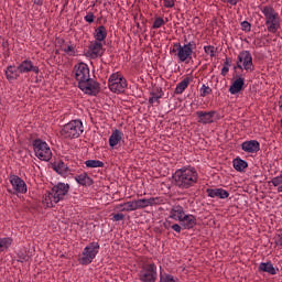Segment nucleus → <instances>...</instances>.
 Wrapping results in <instances>:
<instances>
[{
    "label": "nucleus",
    "mask_w": 282,
    "mask_h": 282,
    "mask_svg": "<svg viewBox=\"0 0 282 282\" xmlns=\"http://www.w3.org/2000/svg\"><path fill=\"white\" fill-rule=\"evenodd\" d=\"M74 78L77 80L78 85L85 83V80H88L91 78V74L89 72V66L85 63H78L74 66L73 69Z\"/></svg>",
    "instance_id": "11"
},
{
    "label": "nucleus",
    "mask_w": 282,
    "mask_h": 282,
    "mask_svg": "<svg viewBox=\"0 0 282 282\" xmlns=\"http://www.w3.org/2000/svg\"><path fill=\"white\" fill-rule=\"evenodd\" d=\"M83 121L76 119L64 124L59 133L65 140H74L83 135Z\"/></svg>",
    "instance_id": "5"
},
{
    "label": "nucleus",
    "mask_w": 282,
    "mask_h": 282,
    "mask_svg": "<svg viewBox=\"0 0 282 282\" xmlns=\"http://www.w3.org/2000/svg\"><path fill=\"white\" fill-rule=\"evenodd\" d=\"M180 224L185 228V230H191V228H195V226H197V218L191 214H185Z\"/></svg>",
    "instance_id": "22"
},
{
    "label": "nucleus",
    "mask_w": 282,
    "mask_h": 282,
    "mask_svg": "<svg viewBox=\"0 0 282 282\" xmlns=\"http://www.w3.org/2000/svg\"><path fill=\"white\" fill-rule=\"evenodd\" d=\"M69 193V184L57 183L51 192L43 195V204L46 208H53L58 202H63L65 196Z\"/></svg>",
    "instance_id": "2"
},
{
    "label": "nucleus",
    "mask_w": 282,
    "mask_h": 282,
    "mask_svg": "<svg viewBox=\"0 0 282 282\" xmlns=\"http://www.w3.org/2000/svg\"><path fill=\"white\" fill-rule=\"evenodd\" d=\"M223 3H229V6H237L239 0H220Z\"/></svg>",
    "instance_id": "47"
},
{
    "label": "nucleus",
    "mask_w": 282,
    "mask_h": 282,
    "mask_svg": "<svg viewBox=\"0 0 282 282\" xmlns=\"http://www.w3.org/2000/svg\"><path fill=\"white\" fill-rule=\"evenodd\" d=\"M18 69L20 72V74H36V76H39L41 68H39V66L34 65V62H32V59L26 58L24 61H22L19 65H18Z\"/></svg>",
    "instance_id": "16"
},
{
    "label": "nucleus",
    "mask_w": 282,
    "mask_h": 282,
    "mask_svg": "<svg viewBox=\"0 0 282 282\" xmlns=\"http://www.w3.org/2000/svg\"><path fill=\"white\" fill-rule=\"evenodd\" d=\"M78 87L82 91H84V94H87L88 96H96L98 91H100V85L91 77L82 82V84H78Z\"/></svg>",
    "instance_id": "14"
},
{
    "label": "nucleus",
    "mask_w": 282,
    "mask_h": 282,
    "mask_svg": "<svg viewBox=\"0 0 282 282\" xmlns=\"http://www.w3.org/2000/svg\"><path fill=\"white\" fill-rule=\"evenodd\" d=\"M61 51L65 52V54H67L68 56L76 55V48L74 47V45L63 43L61 46Z\"/></svg>",
    "instance_id": "34"
},
{
    "label": "nucleus",
    "mask_w": 282,
    "mask_h": 282,
    "mask_svg": "<svg viewBox=\"0 0 282 282\" xmlns=\"http://www.w3.org/2000/svg\"><path fill=\"white\" fill-rule=\"evenodd\" d=\"M204 51H205V53H207V55L210 56L212 58H214V56H217V47H215V46H213V45L204 46Z\"/></svg>",
    "instance_id": "37"
},
{
    "label": "nucleus",
    "mask_w": 282,
    "mask_h": 282,
    "mask_svg": "<svg viewBox=\"0 0 282 282\" xmlns=\"http://www.w3.org/2000/svg\"><path fill=\"white\" fill-rule=\"evenodd\" d=\"M164 8H175V0H163Z\"/></svg>",
    "instance_id": "43"
},
{
    "label": "nucleus",
    "mask_w": 282,
    "mask_h": 282,
    "mask_svg": "<svg viewBox=\"0 0 282 282\" xmlns=\"http://www.w3.org/2000/svg\"><path fill=\"white\" fill-rule=\"evenodd\" d=\"M212 93H213V89L210 87H208V86H206L204 84L202 85V87H200V96L203 98H205V96L210 95Z\"/></svg>",
    "instance_id": "40"
},
{
    "label": "nucleus",
    "mask_w": 282,
    "mask_h": 282,
    "mask_svg": "<svg viewBox=\"0 0 282 282\" xmlns=\"http://www.w3.org/2000/svg\"><path fill=\"white\" fill-rule=\"evenodd\" d=\"M217 111H196V116L198 118V122L200 124H213L215 122V115Z\"/></svg>",
    "instance_id": "18"
},
{
    "label": "nucleus",
    "mask_w": 282,
    "mask_h": 282,
    "mask_svg": "<svg viewBox=\"0 0 282 282\" xmlns=\"http://www.w3.org/2000/svg\"><path fill=\"white\" fill-rule=\"evenodd\" d=\"M124 133H122V131L116 129L115 131H112L111 135L109 137V147L111 149H115V147H118V144H120V142H122V138H123Z\"/></svg>",
    "instance_id": "23"
},
{
    "label": "nucleus",
    "mask_w": 282,
    "mask_h": 282,
    "mask_svg": "<svg viewBox=\"0 0 282 282\" xmlns=\"http://www.w3.org/2000/svg\"><path fill=\"white\" fill-rule=\"evenodd\" d=\"M54 171H56V173H58L59 175H63V173L67 171V166L65 165V163H58L57 165H55Z\"/></svg>",
    "instance_id": "41"
},
{
    "label": "nucleus",
    "mask_w": 282,
    "mask_h": 282,
    "mask_svg": "<svg viewBox=\"0 0 282 282\" xmlns=\"http://www.w3.org/2000/svg\"><path fill=\"white\" fill-rule=\"evenodd\" d=\"M160 282H177V279L171 274H161Z\"/></svg>",
    "instance_id": "39"
},
{
    "label": "nucleus",
    "mask_w": 282,
    "mask_h": 282,
    "mask_svg": "<svg viewBox=\"0 0 282 282\" xmlns=\"http://www.w3.org/2000/svg\"><path fill=\"white\" fill-rule=\"evenodd\" d=\"M9 182L13 188V195H25L28 193V184L21 177L17 176L15 174L9 175Z\"/></svg>",
    "instance_id": "12"
},
{
    "label": "nucleus",
    "mask_w": 282,
    "mask_h": 282,
    "mask_svg": "<svg viewBox=\"0 0 282 282\" xmlns=\"http://www.w3.org/2000/svg\"><path fill=\"white\" fill-rule=\"evenodd\" d=\"M164 204V198L162 197H150V198H139L134 199V206L137 210H142L149 208V206H160Z\"/></svg>",
    "instance_id": "13"
},
{
    "label": "nucleus",
    "mask_w": 282,
    "mask_h": 282,
    "mask_svg": "<svg viewBox=\"0 0 282 282\" xmlns=\"http://www.w3.org/2000/svg\"><path fill=\"white\" fill-rule=\"evenodd\" d=\"M241 25H242V28L245 29V30H250V23L248 22V21H245V22H242L241 23Z\"/></svg>",
    "instance_id": "50"
},
{
    "label": "nucleus",
    "mask_w": 282,
    "mask_h": 282,
    "mask_svg": "<svg viewBox=\"0 0 282 282\" xmlns=\"http://www.w3.org/2000/svg\"><path fill=\"white\" fill-rule=\"evenodd\" d=\"M191 85V79L188 77L184 78L181 83L176 85L175 94L181 95L186 91V88Z\"/></svg>",
    "instance_id": "31"
},
{
    "label": "nucleus",
    "mask_w": 282,
    "mask_h": 282,
    "mask_svg": "<svg viewBox=\"0 0 282 282\" xmlns=\"http://www.w3.org/2000/svg\"><path fill=\"white\" fill-rule=\"evenodd\" d=\"M139 281L141 282L158 281V265H155V263L144 264L139 272Z\"/></svg>",
    "instance_id": "9"
},
{
    "label": "nucleus",
    "mask_w": 282,
    "mask_h": 282,
    "mask_svg": "<svg viewBox=\"0 0 282 282\" xmlns=\"http://www.w3.org/2000/svg\"><path fill=\"white\" fill-rule=\"evenodd\" d=\"M94 19H95V15L91 12H89L87 15L84 17V21H86V23H94Z\"/></svg>",
    "instance_id": "44"
},
{
    "label": "nucleus",
    "mask_w": 282,
    "mask_h": 282,
    "mask_svg": "<svg viewBox=\"0 0 282 282\" xmlns=\"http://www.w3.org/2000/svg\"><path fill=\"white\" fill-rule=\"evenodd\" d=\"M228 72H230V68H229L228 66H224V67L221 68V74H223V76H226V74H228Z\"/></svg>",
    "instance_id": "49"
},
{
    "label": "nucleus",
    "mask_w": 282,
    "mask_h": 282,
    "mask_svg": "<svg viewBox=\"0 0 282 282\" xmlns=\"http://www.w3.org/2000/svg\"><path fill=\"white\" fill-rule=\"evenodd\" d=\"M78 87L82 91H84V94H87L88 96H96L98 91H100V85L91 77L82 82V84H78Z\"/></svg>",
    "instance_id": "15"
},
{
    "label": "nucleus",
    "mask_w": 282,
    "mask_h": 282,
    "mask_svg": "<svg viewBox=\"0 0 282 282\" xmlns=\"http://www.w3.org/2000/svg\"><path fill=\"white\" fill-rule=\"evenodd\" d=\"M12 243H14L12 237H0V254L10 250Z\"/></svg>",
    "instance_id": "29"
},
{
    "label": "nucleus",
    "mask_w": 282,
    "mask_h": 282,
    "mask_svg": "<svg viewBox=\"0 0 282 282\" xmlns=\"http://www.w3.org/2000/svg\"><path fill=\"white\" fill-rule=\"evenodd\" d=\"M241 149L245 153H259L261 151V143L257 140L245 141L241 143Z\"/></svg>",
    "instance_id": "19"
},
{
    "label": "nucleus",
    "mask_w": 282,
    "mask_h": 282,
    "mask_svg": "<svg viewBox=\"0 0 282 282\" xmlns=\"http://www.w3.org/2000/svg\"><path fill=\"white\" fill-rule=\"evenodd\" d=\"M85 166H87V169H102L105 163L100 160H87L85 161Z\"/></svg>",
    "instance_id": "33"
},
{
    "label": "nucleus",
    "mask_w": 282,
    "mask_h": 282,
    "mask_svg": "<svg viewBox=\"0 0 282 282\" xmlns=\"http://www.w3.org/2000/svg\"><path fill=\"white\" fill-rule=\"evenodd\" d=\"M275 246H282V230L275 236Z\"/></svg>",
    "instance_id": "45"
},
{
    "label": "nucleus",
    "mask_w": 282,
    "mask_h": 282,
    "mask_svg": "<svg viewBox=\"0 0 282 282\" xmlns=\"http://www.w3.org/2000/svg\"><path fill=\"white\" fill-rule=\"evenodd\" d=\"M122 208H124V203L116 205L115 210H119V213H126Z\"/></svg>",
    "instance_id": "48"
},
{
    "label": "nucleus",
    "mask_w": 282,
    "mask_h": 282,
    "mask_svg": "<svg viewBox=\"0 0 282 282\" xmlns=\"http://www.w3.org/2000/svg\"><path fill=\"white\" fill-rule=\"evenodd\" d=\"M166 23H169V18H165V20L163 18H155L154 22H153V30H160V28H162V25H166Z\"/></svg>",
    "instance_id": "35"
},
{
    "label": "nucleus",
    "mask_w": 282,
    "mask_h": 282,
    "mask_svg": "<svg viewBox=\"0 0 282 282\" xmlns=\"http://www.w3.org/2000/svg\"><path fill=\"white\" fill-rule=\"evenodd\" d=\"M243 85H246V82L243 80V77H238L230 85L229 94H231V96H235V95L239 94V91H241L243 89Z\"/></svg>",
    "instance_id": "24"
},
{
    "label": "nucleus",
    "mask_w": 282,
    "mask_h": 282,
    "mask_svg": "<svg viewBox=\"0 0 282 282\" xmlns=\"http://www.w3.org/2000/svg\"><path fill=\"white\" fill-rule=\"evenodd\" d=\"M123 208L122 210H124L126 213H133V210H137V207H135V200H129V202H126L123 203Z\"/></svg>",
    "instance_id": "36"
},
{
    "label": "nucleus",
    "mask_w": 282,
    "mask_h": 282,
    "mask_svg": "<svg viewBox=\"0 0 282 282\" xmlns=\"http://www.w3.org/2000/svg\"><path fill=\"white\" fill-rule=\"evenodd\" d=\"M278 193H282V185L278 187Z\"/></svg>",
    "instance_id": "52"
},
{
    "label": "nucleus",
    "mask_w": 282,
    "mask_h": 282,
    "mask_svg": "<svg viewBox=\"0 0 282 282\" xmlns=\"http://www.w3.org/2000/svg\"><path fill=\"white\" fill-rule=\"evenodd\" d=\"M259 271L267 272L268 274H271V275L279 274V268H274V264H272V262L260 263Z\"/></svg>",
    "instance_id": "27"
},
{
    "label": "nucleus",
    "mask_w": 282,
    "mask_h": 282,
    "mask_svg": "<svg viewBox=\"0 0 282 282\" xmlns=\"http://www.w3.org/2000/svg\"><path fill=\"white\" fill-rule=\"evenodd\" d=\"M271 184L273 186H281L282 184V175L275 176L271 180Z\"/></svg>",
    "instance_id": "42"
},
{
    "label": "nucleus",
    "mask_w": 282,
    "mask_h": 282,
    "mask_svg": "<svg viewBox=\"0 0 282 282\" xmlns=\"http://www.w3.org/2000/svg\"><path fill=\"white\" fill-rule=\"evenodd\" d=\"M186 213L184 212V207H182V205H174L170 210L169 219L181 223Z\"/></svg>",
    "instance_id": "20"
},
{
    "label": "nucleus",
    "mask_w": 282,
    "mask_h": 282,
    "mask_svg": "<svg viewBox=\"0 0 282 282\" xmlns=\"http://www.w3.org/2000/svg\"><path fill=\"white\" fill-rule=\"evenodd\" d=\"M164 96V93L162 91V88H158L150 93L149 104L155 105V102H160V99Z\"/></svg>",
    "instance_id": "30"
},
{
    "label": "nucleus",
    "mask_w": 282,
    "mask_h": 282,
    "mask_svg": "<svg viewBox=\"0 0 282 282\" xmlns=\"http://www.w3.org/2000/svg\"><path fill=\"white\" fill-rule=\"evenodd\" d=\"M94 39L98 43H102L107 39V28L105 25H100L95 30Z\"/></svg>",
    "instance_id": "28"
},
{
    "label": "nucleus",
    "mask_w": 282,
    "mask_h": 282,
    "mask_svg": "<svg viewBox=\"0 0 282 282\" xmlns=\"http://www.w3.org/2000/svg\"><path fill=\"white\" fill-rule=\"evenodd\" d=\"M238 69H245L246 72H253L254 64L252 63V54L250 51H242L237 56Z\"/></svg>",
    "instance_id": "10"
},
{
    "label": "nucleus",
    "mask_w": 282,
    "mask_h": 282,
    "mask_svg": "<svg viewBox=\"0 0 282 282\" xmlns=\"http://www.w3.org/2000/svg\"><path fill=\"white\" fill-rule=\"evenodd\" d=\"M98 252H100V245L98 242H90L84 248L78 262L80 265H89L96 259Z\"/></svg>",
    "instance_id": "6"
},
{
    "label": "nucleus",
    "mask_w": 282,
    "mask_h": 282,
    "mask_svg": "<svg viewBox=\"0 0 282 282\" xmlns=\"http://www.w3.org/2000/svg\"><path fill=\"white\" fill-rule=\"evenodd\" d=\"M20 74H21V72L19 70V66L15 67L13 65H10L6 69V76L10 83H12V80H17V78H19Z\"/></svg>",
    "instance_id": "26"
},
{
    "label": "nucleus",
    "mask_w": 282,
    "mask_h": 282,
    "mask_svg": "<svg viewBox=\"0 0 282 282\" xmlns=\"http://www.w3.org/2000/svg\"><path fill=\"white\" fill-rule=\"evenodd\" d=\"M206 193L212 198L228 199L230 197V193L224 188H207Z\"/></svg>",
    "instance_id": "21"
},
{
    "label": "nucleus",
    "mask_w": 282,
    "mask_h": 282,
    "mask_svg": "<svg viewBox=\"0 0 282 282\" xmlns=\"http://www.w3.org/2000/svg\"><path fill=\"white\" fill-rule=\"evenodd\" d=\"M193 50H195V42H188L184 45L174 43L171 53L176 56L180 63H186L193 58Z\"/></svg>",
    "instance_id": "4"
},
{
    "label": "nucleus",
    "mask_w": 282,
    "mask_h": 282,
    "mask_svg": "<svg viewBox=\"0 0 282 282\" xmlns=\"http://www.w3.org/2000/svg\"><path fill=\"white\" fill-rule=\"evenodd\" d=\"M33 151L35 153V158H37V160H42V162H50L52 160V149H50L47 142L41 139H35L33 141Z\"/></svg>",
    "instance_id": "7"
},
{
    "label": "nucleus",
    "mask_w": 282,
    "mask_h": 282,
    "mask_svg": "<svg viewBox=\"0 0 282 282\" xmlns=\"http://www.w3.org/2000/svg\"><path fill=\"white\" fill-rule=\"evenodd\" d=\"M112 219L113 221H122V219H124V214H115Z\"/></svg>",
    "instance_id": "46"
},
{
    "label": "nucleus",
    "mask_w": 282,
    "mask_h": 282,
    "mask_svg": "<svg viewBox=\"0 0 282 282\" xmlns=\"http://www.w3.org/2000/svg\"><path fill=\"white\" fill-rule=\"evenodd\" d=\"M108 87L113 94H122L127 89V79L119 72L113 73L109 77Z\"/></svg>",
    "instance_id": "8"
},
{
    "label": "nucleus",
    "mask_w": 282,
    "mask_h": 282,
    "mask_svg": "<svg viewBox=\"0 0 282 282\" xmlns=\"http://www.w3.org/2000/svg\"><path fill=\"white\" fill-rule=\"evenodd\" d=\"M232 164H234V169L236 171H238L239 173L246 171V169H248V162H246L245 160H241V159H235L232 161Z\"/></svg>",
    "instance_id": "32"
},
{
    "label": "nucleus",
    "mask_w": 282,
    "mask_h": 282,
    "mask_svg": "<svg viewBox=\"0 0 282 282\" xmlns=\"http://www.w3.org/2000/svg\"><path fill=\"white\" fill-rule=\"evenodd\" d=\"M173 184L180 191H188L193 188L199 180V173L194 166H183L174 172L172 175Z\"/></svg>",
    "instance_id": "1"
},
{
    "label": "nucleus",
    "mask_w": 282,
    "mask_h": 282,
    "mask_svg": "<svg viewBox=\"0 0 282 282\" xmlns=\"http://www.w3.org/2000/svg\"><path fill=\"white\" fill-rule=\"evenodd\" d=\"M104 53L102 42L93 41L88 46L87 56L90 58H98V56H102Z\"/></svg>",
    "instance_id": "17"
},
{
    "label": "nucleus",
    "mask_w": 282,
    "mask_h": 282,
    "mask_svg": "<svg viewBox=\"0 0 282 282\" xmlns=\"http://www.w3.org/2000/svg\"><path fill=\"white\" fill-rule=\"evenodd\" d=\"M75 181L80 186H91V184H94V180L89 177V174H87V172L76 175Z\"/></svg>",
    "instance_id": "25"
},
{
    "label": "nucleus",
    "mask_w": 282,
    "mask_h": 282,
    "mask_svg": "<svg viewBox=\"0 0 282 282\" xmlns=\"http://www.w3.org/2000/svg\"><path fill=\"white\" fill-rule=\"evenodd\" d=\"M260 12H262L265 19V26L268 32L271 34H276L281 30V17L279 12L274 10L273 6H262L260 7Z\"/></svg>",
    "instance_id": "3"
},
{
    "label": "nucleus",
    "mask_w": 282,
    "mask_h": 282,
    "mask_svg": "<svg viewBox=\"0 0 282 282\" xmlns=\"http://www.w3.org/2000/svg\"><path fill=\"white\" fill-rule=\"evenodd\" d=\"M225 67H229L230 68V62L226 61L225 62Z\"/></svg>",
    "instance_id": "51"
},
{
    "label": "nucleus",
    "mask_w": 282,
    "mask_h": 282,
    "mask_svg": "<svg viewBox=\"0 0 282 282\" xmlns=\"http://www.w3.org/2000/svg\"><path fill=\"white\" fill-rule=\"evenodd\" d=\"M164 228L169 229L172 228V230H174V232H182V226L174 224L171 226V223L169 220H166L164 223Z\"/></svg>",
    "instance_id": "38"
}]
</instances>
